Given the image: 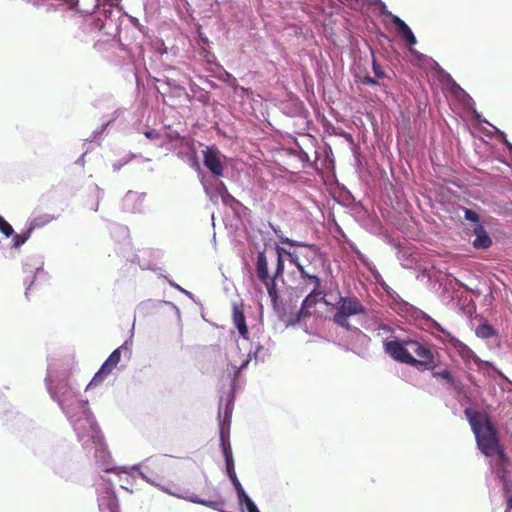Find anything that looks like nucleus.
Instances as JSON below:
<instances>
[{
	"instance_id": "nucleus-1",
	"label": "nucleus",
	"mask_w": 512,
	"mask_h": 512,
	"mask_svg": "<svg viewBox=\"0 0 512 512\" xmlns=\"http://www.w3.org/2000/svg\"><path fill=\"white\" fill-rule=\"evenodd\" d=\"M291 247H294V249L291 250L276 246V265L273 275L269 273L268 258L265 252H259L257 256V277L265 285L267 293L274 305H276L279 297L276 280L282 278L284 274V256L288 258L291 264L296 266L299 273L306 270H316V263L320 260L319 249L314 244L296 241V244H292Z\"/></svg>"
},
{
	"instance_id": "nucleus-2",
	"label": "nucleus",
	"mask_w": 512,
	"mask_h": 512,
	"mask_svg": "<svg viewBox=\"0 0 512 512\" xmlns=\"http://www.w3.org/2000/svg\"><path fill=\"white\" fill-rule=\"evenodd\" d=\"M464 414L475 435L478 449L486 457H494L500 454L504 457V448L500 443L497 428L492 423L490 416L484 411H477L471 407L464 410Z\"/></svg>"
},
{
	"instance_id": "nucleus-3",
	"label": "nucleus",
	"mask_w": 512,
	"mask_h": 512,
	"mask_svg": "<svg viewBox=\"0 0 512 512\" xmlns=\"http://www.w3.org/2000/svg\"><path fill=\"white\" fill-rule=\"evenodd\" d=\"M354 315H366V308L355 296L340 297L336 304V312L333 315L334 323L350 331L352 326L348 318Z\"/></svg>"
},
{
	"instance_id": "nucleus-4",
	"label": "nucleus",
	"mask_w": 512,
	"mask_h": 512,
	"mask_svg": "<svg viewBox=\"0 0 512 512\" xmlns=\"http://www.w3.org/2000/svg\"><path fill=\"white\" fill-rule=\"evenodd\" d=\"M408 344L410 345L411 353H413L411 355L410 366L421 371H434V369L437 368L436 353H434L430 346L416 340Z\"/></svg>"
},
{
	"instance_id": "nucleus-5",
	"label": "nucleus",
	"mask_w": 512,
	"mask_h": 512,
	"mask_svg": "<svg viewBox=\"0 0 512 512\" xmlns=\"http://www.w3.org/2000/svg\"><path fill=\"white\" fill-rule=\"evenodd\" d=\"M414 342V340H385L383 348L386 354H388L393 360L410 365L412 351L408 343Z\"/></svg>"
},
{
	"instance_id": "nucleus-6",
	"label": "nucleus",
	"mask_w": 512,
	"mask_h": 512,
	"mask_svg": "<svg viewBox=\"0 0 512 512\" xmlns=\"http://www.w3.org/2000/svg\"><path fill=\"white\" fill-rule=\"evenodd\" d=\"M122 349H124V346L118 347L110 354L107 360L102 364L99 371L94 375L90 383L87 385L86 389L97 386L104 381V379L120 362Z\"/></svg>"
},
{
	"instance_id": "nucleus-7",
	"label": "nucleus",
	"mask_w": 512,
	"mask_h": 512,
	"mask_svg": "<svg viewBox=\"0 0 512 512\" xmlns=\"http://www.w3.org/2000/svg\"><path fill=\"white\" fill-rule=\"evenodd\" d=\"M326 297V292L324 288L322 290L311 289L309 293L304 298L300 310L297 312L295 316L294 322L300 321L302 318L309 317L314 312L316 305L324 300Z\"/></svg>"
},
{
	"instance_id": "nucleus-8",
	"label": "nucleus",
	"mask_w": 512,
	"mask_h": 512,
	"mask_svg": "<svg viewBox=\"0 0 512 512\" xmlns=\"http://www.w3.org/2000/svg\"><path fill=\"white\" fill-rule=\"evenodd\" d=\"M232 320L236 326L239 334L244 338H249V330L246 324V317L244 314V305L242 302L232 304Z\"/></svg>"
},
{
	"instance_id": "nucleus-9",
	"label": "nucleus",
	"mask_w": 512,
	"mask_h": 512,
	"mask_svg": "<svg viewBox=\"0 0 512 512\" xmlns=\"http://www.w3.org/2000/svg\"><path fill=\"white\" fill-rule=\"evenodd\" d=\"M203 155L204 165L210 170V172L215 176H222L223 165L221 163L218 152L212 147H207V149L203 152Z\"/></svg>"
},
{
	"instance_id": "nucleus-10",
	"label": "nucleus",
	"mask_w": 512,
	"mask_h": 512,
	"mask_svg": "<svg viewBox=\"0 0 512 512\" xmlns=\"http://www.w3.org/2000/svg\"><path fill=\"white\" fill-rule=\"evenodd\" d=\"M300 279L302 284V290L315 289L317 291L322 290V280L315 273V270H306L300 272Z\"/></svg>"
},
{
	"instance_id": "nucleus-11",
	"label": "nucleus",
	"mask_w": 512,
	"mask_h": 512,
	"mask_svg": "<svg viewBox=\"0 0 512 512\" xmlns=\"http://www.w3.org/2000/svg\"><path fill=\"white\" fill-rule=\"evenodd\" d=\"M392 23L395 25L397 31L401 34L403 39L409 46L416 44L417 40L410 27L398 16H393Z\"/></svg>"
},
{
	"instance_id": "nucleus-12",
	"label": "nucleus",
	"mask_w": 512,
	"mask_h": 512,
	"mask_svg": "<svg viewBox=\"0 0 512 512\" xmlns=\"http://www.w3.org/2000/svg\"><path fill=\"white\" fill-rule=\"evenodd\" d=\"M431 372L433 378L445 381L448 385H450V387L453 390H455L458 393L462 392V383L460 381H457L448 369H443L440 371H436V369H434V371Z\"/></svg>"
},
{
	"instance_id": "nucleus-13",
	"label": "nucleus",
	"mask_w": 512,
	"mask_h": 512,
	"mask_svg": "<svg viewBox=\"0 0 512 512\" xmlns=\"http://www.w3.org/2000/svg\"><path fill=\"white\" fill-rule=\"evenodd\" d=\"M476 238L473 241V246L477 249H487L491 246L492 240L487 234L485 228L481 224H477L474 228Z\"/></svg>"
},
{
	"instance_id": "nucleus-14",
	"label": "nucleus",
	"mask_w": 512,
	"mask_h": 512,
	"mask_svg": "<svg viewBox=\"0 0 512 512\" xmlns=\"http://www.w3.org/2000/svg\"><path fill=\"white\" fill-rule=\"evenodd\" d=\"M494 457H496L495 465L493 467L494 473L497 475L499 480L506 478L508 474L507 467L509 465V458L506 452L504 451L503 458H501L500 454H495Z\"/></svg>"
},
{
	"instance_id": "nucleus-15",
	"label": "nucleus",
	"mask_w": 512,
	"mask_h": 512,
	"mask_svg": "<svg viewBox=\"0 0 512 512\" xmlns=\"http://www.w3.org/2000/svg\"><path fill=\"white\" fill-rule=\"evenodd\" d=\"M235 489H236V492H237V495H238V499H239V502L240 504H244L247 508V511L248 512H255V509H257V506L255 505V503L250 499V497L246 494L245 490L243 489L242 485L240 482H237L235 485H234Z\"/></svg>"
},
{
	"instance_id": "nucleus-16",
	"label": "nucleus",
	"mask_w": 512,
	"mask_h": 512,
	"mask_svg": "<svg viewBox=\"0 0 512 512\" xmlns=\"http://www.w3.org/2000/svg\"><path fill=\"white\" fill-rule=\"evenodd\" d=\"M475 333L482 339H488L496 335V331L488 323H483L477 326Z\"/></svg>"
},
{
	"instance_id": "nucleus-17",
	"label": "nucleus",
	"mask_w": 512,
	"mask_h": 512,
	"mask_svg": "<svg viewBox=\"0 0 512 512\" xmlns=\"http://www.w3.org/2000/svg\"><path fill=\"white\" fill-rule=\"evenodd\" d=\"M32 230H33V228L30 226L29 229H27L22 234H14L13 233V235H12L13 236V247L18 248L21 245H23L30 238Z\"/></svg>"
},
{
	"instance_id": "nucleus-18",
	"label": "nucleus",
	"mask_w": 512,
	"mask_h": 512,
	"mask_svg": "<svg viewBox=\"0 0 512 512\" xmlns=\"http://www.w3.org/2000/svg\"><path fill=\"white\" fill-rule=\"evenodd\" d=\"M220 436H221L222 450H223L225 462L229 461V460H233L232 449H231L229 441L226 440L224 437L223 427L221 428Z\"/></svg>"
},
{
	"instance_id": "nucleus-19",
	"label": "nucleus",
	"mask_w": 512,
	"mask_h": 512,
	"mask_svg": "<svg viewBox=\"0 0 512 512\" xmlns=\"http://www.w3.org/2000/svg\"><path fill=\"white\" fill-rule=\"evenodd\" d=\"M271 228L281 243L287 244L289 246H292V244H296L295 240H292L284 235L280 227L271 225Z\"/></svg>"
},
{
	"instance_id": "nucleus-20",
	"label": "nucleus",
	"mask_w": 512,
	"mask_h": 512,
	"mask_svg": "<svg viewBox=\"0 0 512 512\" xmlns=\"http://www.w3.org/2000/svg\"><path fill=\"white\" fill-rule=\"evenodd\" d=\"M53 220V217L50 216V215H43V216H39V217H36L32 220L31 222V227L34 229L36 227H40V226H43L49 222H51Z\"/></svg>"
},
{
	"instance_id": "nucleus-21",
	"label": "nucleus",
	"mask_w": 512,
	"mask_h": 512,
	"mask_svg": "<svg viewBox=\"0 0 512 512\" xmlns=\"http://www.w3.org/2000/svg\"><path fill=\"white\" fill-rule=\"evenodd\" d=\"M0 232L6 237H10L14 233L12 226L2 216H0Z\"/></svg>"
},
{
	"instance_id": "nucleus-22",
	"label": "nucleus",
	"mask_w": 512,
	"mask_h": 512,
	"mask_svg": "<svg viewBox=\"0 0 512 512\" xmlns=\"http://www.w3.org/2000/svg\"><path fill=\"white\" fill-rule=\"evenodd\" d=\"M226 469H227V473H228L233 485H235L237 482H239V480L236 476V473H235L233 460L226 461Z\"/></svg>"
},
{
	"instance_id": "nucleus-23",
	"label": "nucleus",
	"mask_w": 512,
	"mask_h": 512,
	"mask_svg": "<svg viewBox=\"0 0 512 512\" xmlns=\"http://www.w3.org/2000/svg\"><path fill=\"white\" fill-rule=\"evenodd\" d=\"M372 69H373V72L375 74V76L379 79H383L386 74L383 70V68L381 67V65L376 61V59H373V62H372Z\"/></svg>"
},
{
	"instance_id": "nucleus-24",
	"label": "nucleus",
	"mask_w": 512,
	"mask_h": 512,
	"mask_svg": "<svg viewBox=\"0 0 512 512\" xmlns=\"http://www.w3.org/2000/svg\"><path fill=\"white\" fill-rule=\"evenodd\" d=\"M464 216H465V219L468 221L476 222V223L479 222V215L471 209H466Z\"/></svg>"
},
{
	"instance_id": "nucleus-25",
	"label": "nucleus",
	"mask_w": 512,
	"mask_h": 512,
	"mask_svg": "<svg viewBox=\"0 0 512 512\" xmlns=\"http://www.w3.org/2000/svg\"><path fill=\"white\" fill-rule=\"evenodd\" d=\"M503 484V495H512V483L506 478L500 480Z\"/></svg>"
},
{
	"instance_id": "nucleus-26",
	"label": "nucleus",
	"mask_w": 512,
	"mask_h": 512,
	"mask_svg": "<svg viewBox=\"0 0 512 512\" xmlns=\"http://www.w3.org/2000/svg\"><path fill=\"white\" fill-rule=\"evenodd\" d=\"M361 83H363L365 85H370V86H375V85L379 84L378 81L375 78H372L370 76H364L361 79Z\"/></svg>"
},
{
	"instance_id": "nucleus-27",
	"label": "nucleus",
	"mask_w": 512,
	"mask_h": 512,
	"mask_svg": "<svg viewBox=\"0 0 512 512\" xmlns=\"http://www.w3.org/2000/svg\"><path fill=\"white\" fill-rule=\"evenodd\" d=\"M145 137L151 140L158 139L160 137V134L156 130H148L144 133Z\"/></svg>"
},
{
	"instance_id": "nucleus-28",
	"label": "nucleus",
	"mask_w": 512,
	"mask_h": 512,
	"mask_svg": "<svg viewBox=\"0 0 512 512\" xmlns=\"http://www.w3.org/2000/svg\"><path fill=\"white\" fill-rule=\"evenodd\" d=\"M91 427H92V429L94 430V432L96 433V435H95V436H93V438H94V440H93V441H94L95 443L101 444V443H102V441H103V436L99 433V430H98V429H96V428H97L96 426L92 425Z\"/></svg>"
},
{
	"instance_id": "nucleus-29",
	"label": "nucleus",
	"mask_w": 512,
	"mask_h": 512,
	"mask_svg": "<svg viewBox=\"0 0 512 512\" xmlns=\"http://www.w3.org/2000/svg\"><path fill=\"white\" fill-rule=\"evenodd\" d=\"M506 501V510L505 512H510L512 510V495L504 496Z\"/></svg>"
},
{
	"instance_id": "nucleus-30",
	"label": "nucleus",
	"mask_w": 512,
	"mask_h": 512,
	"mask_svg": "<svg viewBox=\"0 0 512 512\" xmlns=\"http://www.w3.org/2000/svg\"><path fill=\"white\" fill-rule=\"evenodd\" d=\"M381 13L383 15L389 17L391 20H392V18L394 16L390 11L387 10V7H386L385 4H382V6H381Z\"/></svg>"
},
{
	"instance_id": "nucleus-31",
	"label": "nucleus",
	"mask_w": 512,
	"mask_h": 512,
	"mask_svg": "<svg viewBox=\"0 0 512 512\" xmlns=\"http://www.w3.org/2000/svg\"><path fill=\"white\" fill-rule=\"evenodd\" d=\"M193 502L195 503H200V504H203L205 506H208V507H212L213 506V502H210V501H203V500H199V499H192Z\"/></svg>"
},
{
	"instance_id": "nucleus-32",
	"label": "nucleus",
	"mask_w": 512,
	"mask_h": 512,
	"mask_svg": "<svg viewBox=\"0 0 512 512\" xmlns=\"http://www.w3.org/2000/svg\"><path fill=\"white\" fill-rule=\"evenodd\" d=\"M459 342V347L462 348L463 351H466L467 353H471L472 351L467 347V345L461 343L460 341Z\"/></svg>"
},
{
	"instance_id": "nucleus-33",
	"label": "nucleus",
	"mask_w": 512,
	"mask_h": 512,
	"mask_svg": "<svg viewBox=\"0 0 512 512\" xmlns=\"http://www.w3.org/2000/svg\"><path fill=\"white\" fill-rule=\"evenodd\" d=\"M158 486H160L163 490L171 492L170 488L165 487L162 483H157Z\"/></svg>"
},
{
	"instance_id": "nucleus-34",
	"label": "nucleus",
	"mask_w": 512,
	"mask_h": 512,
	"mask_svg": "<svg viewBox=\"0 0 512 512\" xmlns=\"http://www.w3.org/2000/svg\"><path fill=\"white\" fill-rule=\"evenodd\" d=\"M380 328L383 330H386V331L390 330L389 326H387V325H381Z\"/></svg>"
},
{
	"instance_id": "nucleus-35",
	"label": "nucleus",
	"mask_w": 512,
	"mask_h": 512,
	"mask_svg": "<svg viewBox=\"0 0 512 512\" xmlns=\"http://www.w3.org/2000/svg\"><path fill=\"white\" fill-rule=\"evenodd\" d=\"M506 145H507V147H508L509 151H510V152H512V144H511V143L506 142Z\"/></svg>"
},
{
	"instance_id": "nucleus-36",
	"label": "nucleus",
	"mask_w": 512,
	"mask_h": 512,
	"mask_svg": "<svg viewBox=\"0 0 512 512\" xmlns=\"http://www.w3.org/2000/svg\"><path fill=\"white\" fill-rule=\"evenodd\" d=\"M58 401H59V404H60L61 406H63V405H64V401H65L64 399H60V398H59V399H58Z\"/></svg>"
},
{
	"instance_id": "nucleus-37",
	"label": "nucleus",
	"mask_w": 512,
	"mask_h": 512,
	"mask_svg": "<svg viewBox=\"0 0 512 512\" xmlns=\"http://www.w3.org/2000/svg\"><path fill=\"white\" fill-rule=\"evenodd\" d=\"M138 20L136 18H132V23H136Z\"/></svg>"
}]
</instances>
